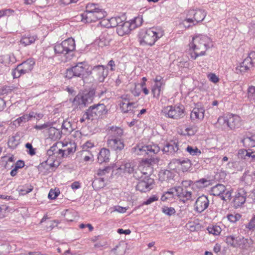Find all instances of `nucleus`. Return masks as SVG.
<instances>
[{"label":"nucleus","mask_w":255,"mask_h":255,"mask_svg":"<svg viewBox=\"0 0 255 255\" xmlns=\"http://www.w3.org/2000/svg\"><path fill=\"white\" fill-rule=\"evenodd\" d=\"M205 110L203 108H194L192 111L190 118L192 121H201L204 117Z\"/></svg>","instance_id":"393cba45"},{"label":"nucleus","mask_w":255,"mask_h":255,"mask_svg":"<svg viewBox=\"0 0 255 255\" xmlns=\"http://www.w3.org/2000/svg\"><path fill=\"white\" fill-rule=\"evenodd\" d=\"M59 223L58 220H53L50 222L49 226H47V229L51 230L53 228L57 226Z\"/></svg>","instance_id":"680f3d73"},{"label":"nucleus","mask_w":255,"mask_h":255,"mask_svg":"<svg viewBox=\"0 0 255 255\" xmlns=\"http://www.w3.org/2000/svg\"><path fill=\"white\" fill-rule=\"evenodd\" d=\"M186 151L192 156H198L201 154V152L197 147H193L188 145L185 148Z\"/></svg>","instance_id":"e433bc0d"},{"label":"nucleus","mask_w":255,"mask_h":255,"mask_svg":"<svg viewBox=\"0 0 255 255\" xmlns=\"http://www.w3.org/2000/svg\"><path fill=\"white\" fill-rule=\"evenodd\" d=\"M242 142L243 143L244 146L246 147H253L255 146V134H253L252 136L249 137H244L242 140Z\"/></svg>","instance_id":"7c9ffc66"},{"label":"nucleus","mask_w":255,"mask_h":255,"mask_svg":"<svg viewBox=\"0 0 255 255\" xmlns=\"http://www.w3.org/2000/svg\"><path fill=\"white\" fill-rule=\"evenodd\" d=\"M37 39V37L35 35H23L20 39V43L24 46H27L34 43Z\"/></svg>","instance_id":"c85d7f7f"},{"label":"nucleus","mask_w":255,"mask_h":255,"mask_svg":"<svg viewBox=\"0 0 255 255\" xmlns=\"http://www.w3.org/2000/svg\"><path fill=\"white\" fill-rule=\"evenodd\" d=\"M124 167L123 169L124 173L132 174L136 179L141 178L143 176V172L136 167L134 162H127L124 164Z\"/></svg>","instance_id":"dca6fc26"},{"label":"nucleus","mask_w":255,"mask_h":255,"mask_svg":"<svg viewBox=\"0 0 255 255\" xmlns=\"http://www.w3.org/2000/svg\"><path fill=\"white\" fill-rule=\"evenodd\" d=\"M162 113L166 118L173 119L182 118L184 116V108L182 106H168L162 110Z\"/></svg>","instance_id":"1a4fd4ad"},{"label":"nucleus","mask_w":255,"mask_h":255,"mask_svg":"<svg viewBox=\"0 0 255 255\" xmlns=\"http://www.w3.org/2000/svg\"><path fill=\"white\" fill-rule=\"evenodd\" d=\"M95 93L93 91L78 94L73 99V105L80 107H86L93 102Z\"/></svg>","instance_id":"6e6552de"},{"label":"nucleus","mask_w":255,"mask_h":255,"mask_svg":"<svg viewBox=\"0 0 255 255\" xmlns=\"http://www.w3.org/2000/svg\"><path fill=\"white\" fill-rule=\"evenodd\" d=\"M249 154V151L247 150L240 149L238 152V157L239 158L246 159Z\"/></svg>","instance_id":"3c124183"},{"label":"nucleus","mask_w":255,"mask_h":255,"mask_svg":"<svg viewBox=\"0 0 255 255\" xmlns=\"http://www.w3.org/2000/svg\"><path fill=\"white\" fill-rule=\"evenodd\" d=\"M154 81L155 84L162 83V84H165L163 78L160 76H156L154 79Z\"/></svg>","instance_id":"338daca9"},{"label":"nucleus","mask_w":255,"mask_h":255,"mask_svg":"<svg viewBox=\"0 0 255 255\" xmlns=\"http://www.w3.org/2000/svg\"><path fill=\"white\" fill-rule=\"evenodd\" d=\"M143 173L142 177L138 179L140 181L136 185V189L141 192H146L153 188L154 180L150 178L147 173Z\"/></svg>","instance_id":"9b49d317"},{"label":"nucleus","mask_w":255,"mask_h":255,"mask_svg":"<svg viewBox=\"0 0 255 255\" xmlns=\"http://www.w3.org/2000/svg\"><path fill=\"white\" fill-rule=\"evenodd\" d=\"M247 193L243 188L238 189L234 199V206L237 208L242 206L246 202Z\"/></svg>","instance_id":"6ab92c4d"},{"label":"nucleus","mask_w":255,"mask_h":255,"mask_svg":"<svg viewBox=\"0 0 255 255\" xmlns=\"http://www.w3.org/2000/svg\"><path fill=\"white\" fill-rule=\"evenodd\" d=\"M25 147L29 149L28 153L31 155H33L35 154V149L32 147V144L30 143H27L25 144Z\"/></svg>","instance_id":"4d7b16f0"},{"label":"nucleus","mask_w":255,"mask_h":255,"mask_svg":"<svg viewBox=\"0 0 255 255\" xmlns=\"http://www.w3.org/2000/svg\"><path fill=\"white\" fill-rule=\"evenodd\" d=\"M249 32L250 34L255 36V23H252L250 26Z\"/></svg>","instance_id":"774afa93"},{"label":"nucleus","mask_w":255,"mask_h":255,"mask_svg":"<svg viewBox=\"0 0 255 255\" xmlns=\"http://www.w3.org/2000/svg\"><path fill=\"white\" fill-rule=\"evenodd\" d=\"M207 230L210 234L214 235H218L221 232V228L218 226H214L212 227H208Z\"/></svg>","instance_id":"a19ab883"},{"label":"nucleus","mask_w":255,"mask_h":255,"mask_svg":"<svg viewBox=\"0 0 255 255\" xmlns=\"http://www.w3.org/2000/svg\"><path fill=\"white\" fill-rule=\"evenodd\" d=\"M107 144L110 148L117 152L121 151L125 146L123 140L118 138H108Z\"/></svg>","instance_id":"412c9836"},{"label":"nucleus","mask_w":255,"mask_h":255,"mask_svg":"<svg viewBox=\"0 0 255 255\" xmlns=\"http://www.w3.org/2000/svg\"><path fill=\"white\" fill-rule=\"evenodd\" d=\"M210 183V180L205 178H202L195 181L194 183L195 185L198 188H202L208 186Z\"/></svg>","instance_id":"72a5a7b5"},{"label":"nucleus","mask_w":255,"mask_h":255,"mask_svg":"<svg viewBox=\"0 0 255 255\" xmlns=\"http://www.w3.org/2000/svg\"><path fill=\"white\" fill-rule=\"evenodd\" d=\"M163 85H164L162 83L154 84L152 89V93L154 97L158 98L159 97L161 91V87Z\"/></svg>","instance_id":"f704fd0d"},{"label":"nucleus","mask_w":255,"mask_h":255,"mask_svg":"<svg viewBox=\"0 0 255 255\" xmlns=\"http://www.w3.org/2000/svg\"><path fill=\"white\" fill-rule=\"evenodd\" d=\"M241 218V215L239 214H230L227 216L228 219L232 223H235L239 221Z\"/></svg>","instance_id":"49530a36"},{"label":"nucleus","mask_w":255,"mask_h":255,"mask_svg":"<svg viewBox=\"0 0 255 255\" xmlns=\"http://www.w3.org/2000/svg\"><path fill=\"white\" fill-rule=\"evenodd\" d=\"M94 146V144L90 141H87L86 143L84 144L83 145V149H88V148H91Z\"/></svg>","instance_id":"69168bd1"},{"label":"nucleus","mask_w":255,"mask_h":255,"mask_svg":"<svg viewBox=\"0 0 255 255\" xmlns=\"http://www.w3.org/2000/svg\"><path fill=\"white\" fill-rule=\"evenodd\" d=\"M35 62L32 59H28L17 65L12 72L14 78H17L21 75L29 72L33 69Z\"/></svg>","instance_id":"9d476101"},{"label":"nucleus","mask_w":255,"mask_h":255,"mask_svg":"<svg viewBox=\"0 0 255 255\" xmlns=\"http://www.w3.org/2000/svg\"><path fill=\"white\" fill-rule=\"evenodd\" d=\"M50 125L49 123H45L41 125H36L34 128L38 130H42L43 129L48 128Z\"/></svg>","instance_id":"13d9d810"},{"label":"nucleus","mask_w":255,"mask_h":255,"mask_svg":"<svg viewBox=\"0 0 255 255\" xmlns=\"http://www.w3.org/2000/svg\"><path fill=\"white\" fill-rule=\"evenodd\" d=\"M246 229L249 231H254L255 230V214L252 217L249 222L245 225Z\"/></svg>","instance_id":"37998d69"},{"label":"nucleus","mask_w":255,"mask_h":255,"mask_svg":"<svg viewBox=\"0 0 255 255\" xmlns=\"http://www.w3.org/2000/svg\"><path fill=\"white\" fill-rule=\"evenodd\" d=\"M90 73L100 82H103L108 75V71L105 66L99 65L94 66Z\"/></svg>","instance_id":"2eb2a0df"},{"label":"nucleus","mask_w":255,"mask_h":255,"mask_svg":"<svg viewBox=\"0 0 255 255\" xmlns=\"http://www.w3.org/2000/svg\"><path fill=\"white\" fill-rule=\"evenodd\" d=\"M28 117L27 116L26 114L23 115L22 116L17 118L16 120V122L20 125L22 123H26V122L28 121Z\"/></svg>","instance_id":"6e6d98bb"},{"label":"nucleus","mask_w":255,"mask_h":255,"mask_svg":"<svg viewBox=\"0 0 255 255\" xmlns=\"http://www.w3.org/2000/svg\"><path fill=\"white\" fill-rule=\"evenodd\" d=\"M255 64V52L251 51L240 65L237 67V73H243L250 70Z\"/></svg>","instance_id":"f8f14e48"},{"label":"nucleus","mask_w":255,"mask_h":255,"mask_svg":"<svg viewBox=\"0 0 255 255\" xmlns=\"http://www.w3.org/2000/svg\"><path fill=\"white\" fill-rule=\"evenodd\" d=\"M51 161V160H47L42 162L38 166V169L41 170L42 169H49L52 167H55V164L54 162Z\"/></svg>","instance_id":"473e14b6"},{"label":"nucleus","mask_w":255,"mask_h":255,"mask_svg":"<svg viewBox=\"0 0 255 255\" xmlns=\"http://www.w3.org/2000/svg\"><path fill=\"white\" fill-rule=\"evenodd\" d=\"M114 211L119 213H124L126 212L127 208L120 206H116L114 207Z\"/></svg>","instance_id":"0e129e2a"},{"label":"nucleus","mask_w":255,"mask_h":255,"mask_svg":"<svg viewBox=\"0 0 255 255\" xmlns=\"http://www.w3.org/2000/svg\"><path fill=\"white\" fill-rule=\"evenodd\" d=\"M177 164L181 166V170L183 172L187 171L191 167V163L189 159H174L172 160L170 164Z\"/></svg>","instance_id":"b1692460"},{"label":"nucleus","mask_w":255,"mask_h":255,"mask_svg":"<svg viewBox=\"0 0 255 255\" xmlns=\"http://www.w3.org/2000/svg\"><path fill=\"white\" fill-rule=\"evenodd\" d=\"M109 134L108 138L121 139L123 135V129L118 127H112L109 130Z\"/></svg>","instance_id":"bb28decb"},{"label":"nucleus","mask_w":255,"mask_h":255,"mask_svg":"<svg viewBox=\"0 0 255 255\" xmlns=\"http://www.w3.org/2000/svg\"><path fill=\"white\" fill-rule=\"evenodd\" d=\"M140 18L135 17L131 21H125L120 24L117 28V32L120 36H124L128 34L130 31L137 26L140 25Z\"/></svg>","instance_id":"0eeeda50"},{"label":"nucleus","mask_w":255,"mask_h":255,"mask_svg":"<svg viewBox=\"0 0 255 255\" xmlns=\"http://www.w3.org/2000/svg\"><path fill=\"white\" fill-rule=\"evenodd\" d=\"M175 193V188L170 189L168 191L165 192L161 197V200L162 201H165L168 199L172 198L174 196V194Z\"/></svg>","instance_id":"4c0bfd02"},{"label":"nucleus","mask_w":255,"mask_h":255,"mask_svg":"<svg viewBox=\"0 0 255 255\" xmlns=\"http://www.w3.org/2000/svg\"><path fill=\"white\" fill-rule=\"evenodd\" d=\"M107 67H110V70L111 71H115L116 67L115 62L113 60H110L107 64Z\"/></svg>","instance_id":"e2e57ef3"},{"label":"nucleus","mask_w":255,"mask_h":255,"mask_svg":"<svg viewBox=\"0 0 255 255\" xmlns=\"http://www.w3.org/2000/svg\"><path fill=\"white\" fill-rule=\"evenodd\" d=\"M228 128L231 129L239 128L241 125V120L239 116L230 114L228 115Z\"/></svg>","instance_id":"5701e85b"},{"label":"nucleus","mask_w":255,"mask_h":255,"mask_svg":"<svg viewBox=\"0 0 255 255\" xmlns=\"http://www.w3.org/2000/svg\"><path fill=\"white\" fill-rule=\"evenodd\" d=\"M110 151L109 149L103 148L101 149L98 156V161L100 163L109 161Z\"/></svg>","instance_id":"a878e982"},{"label":"nucleus","mask_w":255,"mask_h":255,"mask_svg":"<svg viewBox=\"0 0 255 255\" xmlns=\"http://www.w3.org/2000/svg\"><path fill=\"white\" fill-rule=\"evenodd\" d=\"M228 115L225 117H220L217 121V125L221 127L222 128H226L228 127Z\"/></svg>","instance_id":"c9c22d12"},{"label":"nucleus","mask_w":255,"mask_h":255,"mask_svg":"<svg viewBox=\"0 0 255 255\" xmlns=\"http://www.w3.org/2000/svg\"><path fill=\"white\" fill-rule=\"evenodd\" d=\"M183 148H181V145L180 143L175 141H171L170 142L166 143L162 149L164 153H166L168 154H173L178 152V151H182Z\"/></svg>","instance_id":"a211bd4d"},{"label":"nucleus","mask_w":255,"mask_h":255,"mask_svg":"<svg viewBox=\"0 0 255 255\" xmlns=\"http://www.w3.org/2000/svg\"><path fill=\"white\" fill-rule=\"evenodd\" d=\"M48 133L49 138L53 140H57L61 137L60 130L50 126L48 128Z\"/></svg>","instance_id":"c756f323"},{"label":"nucleus","mask_w":255,"mask_h":255,"mask_svg":"<svg viewBox=\"0 0 255 255\" xmlns=\"http://www.w3.org/2000/svg\"><path fill=\"white\" fill-rule=\"evenodd\" d=\"M159 197L156 195H152L148 199H147L145 201H144L143 203V205H149L152 203V202L157 201Z\"/></svg>","instance_id":"8fccbe9b"},{"label":"nucleus","mask_w":255,"mask_h":255,"mask_svg":"<svg viewBox=\"0 0 255 255\" xmlns=\"http://www.w3.org/2000/svg\"><path fill=\"white\" fill-rule=\"evenodd\" d=\"M59 191H55L51 189L49 194H48V198L50 199H55L59 194Z\"/></svg>","instance_id":"864d4df0"},{"label":"nucleus","mask_w":255,"mask_h":255,"mask_svg":"<svg viewBox=\"0 0 255 255\" xmlns=\"http://www.w3.org/2000/svg\"><path fill=\"white\" fill-rule=\"evenodd\" d=\"M206 12L202 9H190L187 11L186 15L189 18H186L185 21L197 23L202 21L206 16Z\"/></svg>","instance_id":"ddd939ff"},{"label":"nucleus","mask_w":255,"mask_h":255,"mask_svg":"<svg viewBox=\"0 0 255 255\" xmlns=\"http://www.w3.org/2000/svg\"><path fill=\"white\" fill-rule=\"evenodd\" d=\"M212 41L208 36L205 35H198L192 38L189 44V54L192 59L195 60L198 56L205 55L206 50L213 45Z\"/></svg>","instance_id":"f257e3e1"},{"label":"nucleus","mask_w":255,"mask_h":255,"mask_svg":"<svg viewBox=\"0 0 255 255\" xmlns=\"http://www.w3.org/2000/svg\"><path fill=\"white\" fill-rule=\"evenodd\" d=\"M106 12L100 8L97 4L88 3L85 11L81 14L82 21L90 23L102 19L106 16Z\"/></svg>","instance_id":"f03ea898"},{"label":"nucleus","mask_w":255,"mask_h":255,"mask_svg":"<svg viewBox=\"0 0 255 255\" xmlns=\"http://www.w3.org/2000/svg\"><path fill=\"white\" fill-rule=\"evenodd\" d=\"M237 242L236 248H239L244 250H248L253 244V240L251 239H246L243 237H237Z\"/></svg>","instance_id":"4be33fe9"},{"label":"nucleus","mask_w":255,"mask_h":255,"mask_svg":"<svg viewBox=\"0 0 255 255\" xmlns=\"http://www.w3.org/2000/svg\"><path fill=\"white\" fill-rule=\"evenodd\" d=\"M164 34V31L160 27H153L147 29L140 37L139 42L141 45L152 46L155 42Z\"/></svg>","instance_id":"20e7f679"},{"label":"nucleus","mask_w":255,"mask_h":255,"mask_svg":"<svg viewBox=\"0 0 255 255\" xmlns=\"http://www.w3.org/2000/svg\"><path fill=\"white\" fill-rule=\"evenodd\" d=\"M75 42L73 38H69L61 43H57L54 47L56 54L62 55L67 60H70L75 50Z\"/></svg>","instance_id":"7ed1b4c3"},{"label":"nucleus","mask_w":255,"mask_h":255,"mask_svg":"<svg viewBox=\"0 0 255 255\" xmlns=\"http://www.w3.org/2000/svg\"><path fill=\"white\" fill-rule=\"evenodd\" d=\"M211 191L213 195L221 197L223 192L226 191V187L223 184H219L213 187Z\"/></svg>","instance_id":"2f4dec72"},{"label":"nucleus","mask_w":255,"mask_h":255,"mask_svg":"<svg viewBox=\"0 0 255 255\" xmlns=\"http://www.w3.org/2000/svg\"><path fill=\"white\" fill-rule=\"evenodd\" d=\"M75 151V149L72 147H68L66 149L64 150L59 149V153L62 154L63 156H67L71 153H73Z\"/></svg>","instance_id":"c03bdc74"},{"label":"nucleus","mask_w":255,"mask_h":255,"mask_svg":"<svg viewBox=\"0 0 255 255\" xmlns=\"http://www.w3.org/2000/svg\"><path fill=\"white\" fill-rule=\"evenodd\" d=\"M111 168L109 166H107L103 169H99L98 170L97 174L99 176L105 175L106 173H109Z\"/></svg>","instance_id":"5fc2aeb1"},{"label":"nucleus","mask_w":255,"mask_h":255,"mask_svg":"<svg viewBox=\"0 0 255 255\" xmlns=\"http://www.w3.org/2000/svg\"><path fill=\"white\" fill-rule=\"evenodd\" d=\"M176 195L179 198H183L186 200L190 199L192 193L188 191L187 189L180 186L175 187Z\"/></svg>","instance_id":"cd10ccee"},{"label":"nucleus","mask_w":255,"mask_h":255,"mask_svg":"<svg viewBox=\"0 0 255 255\" xmlns=\"http://www.w3.org/2000/svg\"><path fill=\"white\" fill-rule=\"evenodd\" d=\"M62 128L66 132L69 133L71 132L74 129V128L72 127V124L67 121H64L63 122Z\"/></svg>","instance_id":"ea45409f"},{"label":"nucleus","mask_w":255,"mask_h":255,"mask_svg":"<svg viewBox=\"0 0 255 255\" xmlns=\"http://www.w3.org/2000/svg\"><path fill=\"white\" fill-rule=\"evenodd\" d=\"M231 197V192L229 190H227L226 189V191L223 192V194L221 195L220 197L223 200L227 201L230 199Z\"/></svg>","instance_id":"603ef678"},{"label":"nucleus","mask_w":255,"mask_h":255,"mask_svg":"<svg viewBox=\"0 0 255 255\" xmlns=\"http://www.w3.org/2000/svg\"><path fill=\"white\" fill-rule=\"evenodd\" d=\"M208 77L210 80L214 83H216L219 81V78L215 74L211 73L209 74Z\"/></svg>","instance_id":"052dcab7"},{"label":"nucleus","mask_w":255,"mask_h":255,"mask_svg":"<svg viewBox=\"0 0 255 255\" xmlns=\"http://www.w3.org/2000/svg\"><path fill=\"white\" fill-rule=\"evenodd\" d=\"M86 120H92L91 117L90 116L89 114L87 113V111H86L84 114H83L82 117L80 118V122L82 123L85 121Z\"/></svg>","instance_id":"bf43d9fd"},{"label":"nucleus","mask_w":255,"mask_h":255,"mask_svg":"<svg viewBox=\"0 0 255 255\" xmlns=\"http://www.w3.org/2000/svg\"><path fill=\"white\" fill-rule=\"evenodd\" d=\"M185 134L191 136L194 135L197 131V128L195 127H190L186 128L185 129Z\"/></svg>","instance_id":"de8ad7c7"},{"label":"nucleus","mask_w":255,"mask_h":255,"mask_svg":"<svg viewBox=\"0 0 255 255\" xmlns=\"http://www.w3.org/2000/svg\"><path fill=\"white\" fill-rule=\"evenodd\" d=\"M209 200L205 195L199 196L195 203V209L198 213H202L209 206Z\"/></svg>","instance_id":"f3484780"},{"label":"nucleus","mask_w":255,"mask_h":255,"mask_svg":"<svg viewBox=\"0 0 255 255\" xmlns=\"http://www.w3.org/2000/svg\"><path fill=\"white\" fill-rule=\"evenodd\" d=\"M237 237L234 236H229L226 237V242L228 245L234 248H236Z\"/></svg>","instance_id":"58836bf2"},{"label":"nucleus","mask_w":255,"mask_h":255,"mask_svg":"<svg viewBox=\"0 0 255 255\" xmlns=\"http://www.w3.org/2000/svg\"><path fill=\"white\" fill-rule=\"evenodd\" d=\"M248 98L255 101V86H251L248 89Z\"/></svg>","instance_id":"a18cd8bd"},{"label":"nucleus","mask_w":255,"mask_h":255,"mask_svg":"<svg viewBox=\"0 0 255 255\" xmlns=\"http://www.w3.org/2000/svg\"><path fill=\"white\" fill-rule=\"evenodd\" d=\"M162 211L168 216H171L175 213V209L172 207H164L162 208Z\"/></svg>","instance_id":"09e8293b"},{"label":"nucleus","mask_w":255,"mask_h":255,"mask_svg":"<svg viewBox=\"0 0 255 255\" xmlns=\"http://www.w3.org/2000/svg\"><path fill=\"white\" fill-rule=\"evenodd\" d=\"M121 98L122 100L119 101V106L121 111L123 113H127L132 110L135 103L129 102L128 95H123Z\"/></svg>","instance_id":"aec40b11"},{"label":"nucleus","mask_w":255,"mask_h":255,"mask_svg":"<svg viewBox=\"0 0 255 255\" xmlns=\"http://www.w3.org/2000/svg\"><path fill=\"white\" fill-rule=\"evenodd\" d=\"M160 151V147L158 145L153 144L147 145L138 144L132 148L131 152L134 156L140 155L145 156L146 155H152L157 153Z\"/></svg>","instance_id":"39448f33"},{"label":"nucleus","mask_w":255,"mask_h":255,"mask_svg":"<svg viewBox=\"0 0 255 255\" xmlns=\"http://www.w3.org/2000/svg\"><path fill=\"white\" fill-rule=\"evenodd\" d=\"M86 67L87 64L85 62L77 63L75 65L66 70V78L69 79L74 77L83 79L86 71Z\"/></svg>","instance_id":"423d86ee"},{"label":"nucleus","mask_w":255,"mask_h":255,"mask_svg":"<svg viewBox=\"0 0 255 255\" xmlns=\"http://www.w3.org/2000/svg\"><path fill=\"white\" fill-rule=\"evenodd\" d=\"M92 120L106 113V107L104 104H94L87 110Z\"/></svg>","instance_id":"4468645a"},{"label":"nucleus","mask_w":255,"mask_h":255,"mask_svg":"<svg viewBox=\"0 0 255 255\" xmlns=\"http://www.w3.org/2000/svg\"><path fill=\"white\" fill-rule=\"evenodd\" d=\"M33 187L29 184H27L19 188V191L23 194H27L32 191Z\"/></svg>","instance_id":"79ce46f5"}]
</instances>
